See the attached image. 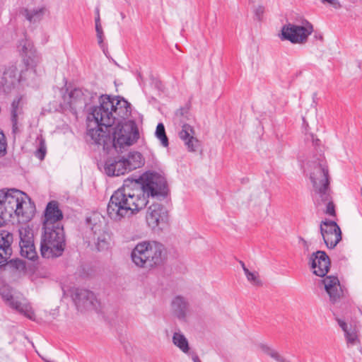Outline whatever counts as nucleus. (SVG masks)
<instances>
[{
  "label": "nucleus",
  "mask_w": 362,
  "mask_h": 362,
  "mask_svg": "<svg viewBox=\"0 0 362 362\" xmlns=\"http://www.w3.org/2000/svg\"><path fill=\"white\" fill-rule=\"evenodd\" d=\"M89 93L82 88H74L67 96L64 97V101L71 110L83 107L87 103Z\"/></svg>",
  "instance_id": "nucleus-21"
},
{
  "label": "nucleus",
  "mask_w": 362,
  "mask_h": 362,
  "mask_svg": "<svg viewBox=\"0 0 362 362\" xmlns=\"http://www.w3.org/2000/svg\"><path fill=\"white\" fill-rule=\"evenodd\" d=\"M267 355L269 356L277 362H288L283 356H281L276 350L273 349L272 348L270 349Z\"/></svg>",
  "instance_id": "nucleus-37"
},
{
  "label": "nucleus",
  "mask_w": 362,
  "mask_h": 362,
  "mask_svg": "<svg viewBox=\"0 0 362 362\" xmlns=\"http://www.w3.org/2000/svg\"><path fill=\"white\" fill-rule=\"evenodd\" d=\"M337 322L344 332L347 347L360 344L359 329L355 324L340 318H337Z\"/></svg>",
  "instance_id": "nucleus-19"
},
{
  "label": "nucleus",
  "mask_w": 362,
  "mask_h": 362,
  "mask_svg": "<svg viewBox=\"0 0 362 362\" xmlns=\"http://www.w3.org/2000/svg\"><path fill=\"white\" fill-rule=\"evenodd\" d=\"M18 50L23 57V65L27 67V71L37 74L36 67L40 63V57L32 42L26 37L22 39L19 41Z\"/></svg>",
  "instance_id": "nucleus-12"
},
{
  "label": "nucleus",
  "mask_w": 362,
  "mask_h": 362,
  "mask_svg": "<svg viewBox=\"0 0 362 362\" xmlns=\"http://www.w3.org/2000/svg\"><path fill=\"white\" fill-rule=\"evenodd\" d=\"M72 298L77 309L81 312L98 310L100 308V302L90 291L76 288L72 293Z\"/></svg>",
  "instance_id": "nucleus-11"
},
{
  "label": "nucleus",
  "mask_w": 362,
  "mask_h": 362,
  "mask_svg": "<svg viewBox=\"0 0 362 362\" xmlns=\"http://www.w3.org/2000/svg\"><path fill=\"white\" fill-rule=\"evenodd\" d=\"M146 222L153 230H161L168 222V213L165 207L156 203L151 204L146 213Z\"/></svg>",
  "instance_id": "nucleus-13"
},
{
  "label": "nucleus",
  "mask_w": 362,
  "mask_h": 362,
  "mask_svg": "<svg viewBox=\"0 0 362 362\" xmlns=\"http://www.w3.org/2000/svg\"><path fill=\"white\" fill-rule=\"evenodd\" d=\"M330 191L326 192L327 197H323L321 194H315V200L318 207L325 206L326 209L325 213L329 216H335V209L334 205L332 201L330 196Z\"/></svg>",
  "instance_id": "nucleus-28"
},
{
  "label": "nucleus",
  "mask_w": 362,
  "mask_h": 362,
  "mask_svg": "<svg viewBox=\"0 0 362 362\" xmlns=\"http://www.w3.org/2000/svg\"><path fill=\"white\" fill-rule=\"evenodd\" d=\"M358 67L362 69V59L358 62Z\"/></svg>",
  "instance_id": "nucleus-48"
},
{
  "label": "nucleus",
  "mask_w": 362,
  "mask_h": 362,
  "mask_svg": "<svg viewBox=\"0 0 362 362\" xmlns=\"http://www.w3.org/2000/svg\"><path fill=\"white\" fill-rule=\"evenodd\" d=\"M245 275L246 276L247 281L253 286H259L262 285V282L259 279L257 272L247 270L245 271Z\"/></svg>",
  "instance_id": "nucleus-32"
},
{
  "label": "nucleus",
  "mask_w": 362,
  "mask_h": 362,
  "mask_svg": "<svg viewBox=\"0 0 362 362\" xmlns=\"http://www.w3.org/2000/svg\"><path fill=\"white\" fill-rule=\"evenodd\" d=\"M141 182L127 179L111 196L107 205V215L115 221H120L144 209L147 197L164 198L168 194L165 177L153 172L141 177Z\"/></svg>",
  "instance_id": "nucleus-1"
},
{
  "label": "nucleus",
  "mask_w": 362,
  "mask_h": 362,
  "mask_svg": "<svg viewBox=\"0 0 362 362\" xmlns=\"http://www.w3.org/2000/svg\"><path fill=\"white\" fill-rule=\"evenodd\" d=\"M259 350H260L262 353H264V354H267V353H268V352H269V351L270 350L271 347H270V346H268V345H267V344H260L259 345Z\"/></svg>",
  "instance_id": "nucleus-42"
},
{
  "label": "nucleus",
  "mask_w": 362,
  "mask_h": 362,
  "mask_svg": "<svg viewBox=\"0 0 362 362\" xmlns=\"http://www.w3.org/2000/svg\"><path fill=\"white\" fill-rule=\"evenodd\" d=\"M172 342L184 354H188L190 349L187 339L180 331L175 332L172 337Z\"/></svg>",
  "instance_id": "nucleus-29"
},
{
  "label": "nucleus",
  "mask_w": 362,
  "mask_h": 362,
  "mask_svg": "<svg viewBox=\"0 0 362 362\" xmlns=\"http://www.w3.org/2000/svg\"><path fill=\"white\" fill-rule=\"evenodd\" d=\"M23 115V102L22 98H18L13 100L11 104V122L12 132L14 134L20 132L18 127V119Z\"/></svg>",
  "instance_id": "nucleus-26"
},
{
  "label": "nucleus",
  "mask_w": 362,
  "mask_h": 362,
  "mask_svg": "<svg viewBox=\"0 0 362 362\" xmlns=\"http://www.w3.org/2000/svg\"><path fill=\"white\" fill-rule=\"evenodd\" d=\"M193 361L194 362H201L199 357L197 356H195L194 357H193Z\"/></svg>",
  "instance_id": "nucleus-47"
},
{
  "label": "nucleus",
  "mask_w": 362,
  "mask_h": 362,
  "mask_svg": "<svg viewBox=\"0 0 362 362\" xmlns=\"http://www.w3.org/2000/svg\"><path fill=\"white\" fill-rule=\"evenodd\" d=\"M267 355L269 356L277 362H288L283 356H281L276 350L273 349L272 348L270 349Z\"/></svg>",
  "instance_id": "nucleus-35"
},
{
  "label": "nucleus",
  "mask_w": 362,
  "mask_h": 362,
  "mask_svg": "<svg viewBox=\"0 0 362 362\" xmlns=\"http://www.w3.org/2000/svg\"><path fill=\"white\" fill-rule=\"evenodd\" d=\"M323 4L328 2L332 5L334 8L340 7L339 2L337 0H321Z\"/></svg>",
  "instance_id": "nucleus-43"
},
{
  "label": "nucleus",
  "mask_w": 362,
  "mask_h": 362,
  "mask_svg": "<svg viewBox=\"0 0 362 362\" xmlns=\"http://www.w3.org/2000/svg\"><path fill=\"white\" fill-rule=\"evenodd\" d=\"M311 267L313 273L319 276H325L329 271L330 260L324 251H317L310 257Z\"/></svg>",
  "instance_id": "nucleus-20"
},
{
  "label": "nucleus",
  "mask_w": 362,
  "mask_h": 362,
  "mask_svg": "<svg viewBox=\"0 0 362 362\" xmlns=\"http://www.w3.org/2000/svg\"><path fill=\"white\" fill-rule=\"evenodd\" d=\"M64 247L63 226L43 227L40 242V252L43 257L49 259L59 257Z\"/></svg>",
  "instance_id": "nucleus-4"
},
{
  "label": "nucleus",
  "mask_w": 362,
  "mask_h": 362,
  "mask_svg": "<svg viewBox=\"0 0 362 362\" xmlns=\"http://www.w3.org/2000/svg\"><path fill=\"white\" fill-rule=\"evenodd\" d=\"M313 30L312 25L308 22L305 25L288 23L281 28L279 37L281 40H288L293 44H302L307 41Z\"/></svg>",
  "instance_id": "nucleus-9"
},
{
  "label": "nucleus",
  "mask_w": 362,
  "mask_h": 362,
  "mask_svg": "<svg viewBox=\"0 0 362 362\" xmlns=\"http://www.w3.org/2000/svg\"><path fill=\"white\" fill-rule=\"evenodd\" d=\"M121 17L124 19L125 18V15L123 13H121Z\"/></svg>",
  "instance_id": "nucleus-49"
},
{
  "label": "nucleus",
  "mask_w": 362,
  "mask_h": 362,
  "mask_svg": "<svg viewBox=\"0 0 362 362\" xmlns=\"http://www.w3.org/2000/svg\"><path fill=\"white\" fill-rule=\"evenodd\" d=\"M21 254L30 260L37 257V252L33 242V233L25 228L19 230Z\"/></svg>",
  "instance_id": "nucleus-17"
},
{
  "label": "nucleus",
  "mask_w": 362,
  "mask_h": 362,
  "mask_svg": "<svg viewBox=\"0 0 362 362\" xmlns=\"http://www.w3.org/2000/svg\"><path fill=\"white\" fill-rule=\"evenodd\" d=\"M325 289L332 303H336L342 296V289L337 277L328 276L323 279Z\"/></svg>",
  "instance_id": "nucleus-22"
},
{
  "label": "nucleus",
  "mask_w": 362,
  "mask_h": 362,
  "mask_svg": "<svg viewBox=\"0 0 362 362\" xmlns=\"http://www.w3.org/2000/svg\"><path fill=\"white\" fill-rule=\"evenodd\" d=\"M172 315L180 322H187L189 316V303L188 300L180 295L175 296L170 302Z\"/></svg>",
  "instance_id": "nucleus-16"
},
{
  "label": "nucleus",
  "mask_w": 362,
  "mask_h": 362,
  "mask_svg": "<svg viewBox=\"0 0 362 362\" xmlns=\"http://www.w3.org/2000/svg\"><path fill=\"white\" fill-rule=\"evenodd\" d=\"M92 117L107 130L111 127L112 146L117 150L132 146L139 139L136 121L141 116L124 98L101 96L100 105L92 110Z\"/></svg>",
  "instance_id": "nucleus-2"
},
{
  "label": "nucleus",
  "mask_w": 362,
  "mask_h": 362,
  "mask_svg": "<svg viewBox=\"0 0 362 362\" xmlns=\"http://www.w3.org/2000/svg\"><path fill=\"white\" fill-rule=\"evenodd\" d=\"M194 130L189 124H184L179 133L180 138L185 141L189 151H196L199 146V140L194 136Z\"/></svg>",
  "instance_id": "nucleus-24"
},
{
  "label": "nucleus",
  "mask_w": 362,
  "mask_h": 362,
  "mask_svg": "<svg viewBox=\"0 0 362 362\" xmlns=\"http://www.w3.org/2000/svg\"><path fill=\"white\" fill-rule=\"evenodd\" d=\"M103 219V218L98 214H95L86 219L87 227L93 233L97 249L99 251L107 250L110 242V235L105 229Z\"/></svg>",
  "instance_id": "nucleus-8"
},
{
  "label": "nucleus",
  "mask_w": 362,
  "mask_h": 362,
  "mask_svg": "<svg viewBox=\"0 0 362 362\" xmlns=\"http://www.w3.org/2000/svg\"><path fill=\"white\" fill-rule=\"evenodd\" d=\"M105 171L109 176H119L129 172L123 158L118 160H107Z\"/></svg>",
  "instance_id": "nucleus-25"
},
{
  "label": "nucleus",
  "mask_w": 362,
  "mask_h": 362,
  "mask_svg": "<svg viewBox=\"0 0 362 362\" xmlns=\"http://www.w3.org/2000/svg\"><path fill=\"white\" fill-rule=\"evenodd\" d=\"M0 292L3 299L11 308L15 309L30 320H35L33 308L21 293L7 286L2 287Z\"/></svg>",
  "instance_id": "nucleus-7"
},
{
  "label": "nucleus",
  "mask_w": 362,
  "mask_h": 362,
  "mask_svg": "<svg viewBox=\"0 0 362 362\" xmlns=\"http://www.w3.org/2000/svg\"><path fill=\"white\" fill-rule=\"evenodd\" d=\"M36 74L33 72L27 71V67H25L24 70L22 69L20 70L16 64H12L4 71L1 83L5 91L9 90L21 81L34 79Z\"/></svg>",
  "instance_id": "nucleus-10"
},
{
  "label": "nucleus",
  "mask_w": 362,
  "mask_h": 362,
  "mask_svg": "<svg viewBox=\"0 0 362 362\" xmlns=\"http://www.w3.org/2000/svg\"><path fill=\"white\" fill-rule=\"evenodd\" d=\"M267 355L269 356L277 362H288L283 356H281L276 350L273 349L272 348L270 349Z\"/></svg>",
  "instance_id": "nucleus-36"
},
{
  "label": "nucleus",
  "mask_w": 362,
  "mask_h": 362,
  "mask_svg": "<svg viewBox=\"0 0 362 362\" xmlns=\"http://www.w3.org/2000/svg\"><path fill=\"white\" fill-rule=\"evenodd\" d=\"M310 179L313 183L315 194H321L327 197L326 192L330 191L329 185V170L326 161L320 159L310 165Z\"/></svg>",
  "instance_id": "nucleus-6"
},
{
  "label": "nucleus",
  "mask_w": 362,
  "mask_h": 362,
  "mask_svg": "<svg viewBox=\"0 0 362 362\" xmlns=\"http://www.w3.org/2000/svg\"><path fill=\"white\" fill-rule=\"evenodd\" d=\"M156 136L160 141L162 145L164 147H167L168 146V139L165 134V130L163 124L159 123L157 125Z\"/></svg>",
  "instance_id": "nucleus-31"
},
{
  "label": "nucleus",
  "mask_w": 362,
  "mask_h": 362,
  "mask_svg": "<svg viewBox=\"0 0 362 362\" xmlns=\"http://www.w3.org/2000/svg\"><path fill=\"white\" fill-rule=\"evenodd\" d=\"M97 25L101 26L100 22V16H98V17L95 18V27H97Z\"/></svg>",
  "instance_id": "nucleus-45"
},
{
  "label": "nucleus",
  "mask_w": 362,
  "mask_h": 362,
  "mask_svg": "<svg viewBox=\"0 0 362 362\" xmlns=\"http://www.w3.org/2000/svg\"><path fill=\"white\" fill-rule=\"evenodd\" d=\"M320 229L323 240L328 248H334L341 240L340 228L334 221H322Z\"/></svg>",
  "instance_id": "nucleus-14"
},
{
  "label": "nucleus",
  "mask_w": 362,
  "mask_h": 362,
  "mask_svg": "<svg viewBox=\"0 0 362 362\" xmlns=\"http://www.w3.org/2000/svg\"><path fill=\"white\" fill-rule=\"evenodd\" d=\"M63 214L59 209L58 202L55 201L49 202L45 211L43 227L62 226L61 222Z\"/></svg>",
  "instance_id": "nucleus-18"
},
{
  "label": "nucleus",
  "mask_w": 362,
  "mask_h": 362,
  "mask_svg": "<svg viewBox=\"0 0 362 362\" xmlns=\"http://www.w3.org/2000/svg\"><path fill=\"white\" fill-rule=\"evenodd\" d=\"M123 158L129 172L142 167L145 163L143 156L137 151L130 152Z\"/></svg>",
  "instance_id": "nucleus-27"
},
{
  "label": "nucleus",
  "mask_w": 362,
  "mask_h": 362,
  "mask_svg": "<svg viewBox=\"0 0 362 362\" xmlns=\"http://www.w3.org/2000/svg\"><path fill=\"white\" fill-rule=\"evenodd\" d=\"M11 216V213L0 202V227L3 226Z\"/></svg>",
  "instance_id": "nucleus-33"
},
{
  "label": "nucleus",
  "mask_w": 362,
  "mask_h": 362,
  "mask_svg": "<svg viewBox=\"0 0 362 362\" xmlns=\"http://www.w3.org/2000/svg\"><path fill=\"white\" fill-rule=\"evenodd\" d=\"M134 264L140 268L151 269L161 265L167 258L165 246L156 241H142L131 252Z\"/></svg>",
  "instance_id": "nucleus-3"
},
{
  "label": "nucleus",
  "mask_w": 362,
  "mask_h": 362,
  "mask_svg": "<svg viewBox=\"0 0 362 362\" xmlns=\"http://www.w3.org/2000/svg\"><path fill=\"white\" fill-rule=\"evenodd\" d=\"M13 235L6 230H0V264L4 263L12 254Z\"/></svg>",
  "instance_id": "nucleus-23"
},
{
  "label": "nucleus",
  "mask_w": 362,
  "mask_h": 362,
  "mask_svg": "<svg viewBox=\"0 0 362 362\" xmlns=\"http://www.w3.org/2000/svg\"><path fill=\"white\" fill-rule=\"evenodd\" d=\"M27 195L16 189H10L7 191H0V202L6 206L7 210L18 216L28 219L31 214V207L25 201Z\"/></svg>",
  "instance_id": "nucleus-5"
},
{
  "label": "nucleus",
  "mask_w": 362,
  "mask_h": 362,
  "mask_svg": "<svg viewBox=\"0 0 362 362\" xmlns=\"http://www.w3.org/2000/svg\"><path fill=\"white\" fill-rule=\"evenodd\" d=\"M267 355L269 356L277 362H288L283 356H281L276 350L273 349L272 348L270 349Z\"/></svg>",
  "instance_id": "nucleus-38"
},
{
  "label": "nucleus",
  "mask_w": 362,
  "mask_h": 362,
  "mask_svg": "<svg viewBox=\"0 0 362 362\" xmlns=\"http://www.w3.org/2000/svg\"><path fill=\"white\" fill-rule=\"evenodd\" d=\"M240 265H241V267L243 268V270L244 273L245 274V271L249 270V269L245 267L244 262H240Z\"/></svg>",
  "instance_id": "nucleus-46"
},
{
  "label": "nucleus",
  "mask_w": 362,
  "mask_h": 362,
  "mask_svg": "<svg viewBox=\"0 0 362 362\" xmlns=\"http://www.w3.org/2000/svg\"><path fill=\"white\" fill-rule=\"evenodd\" d=\"M88 119L91 124H94L97 126L96 128H93L88 130V134L91 137L94 142L99 145H103L104 148H108L110 146H112V134L111 127L107 130L104 125L97 124L95 119L92 117V112L88 115ZM90 126V124H89Z\"/></svg>",
  "instance_id": "nucleus-15"
},
{
  "label": "nucleus",
  "mask_w": 362,
  "mask_h": 362,
  "mask_svg": "<svg viewBox=\"0 0 362 362\" xmlns=\"http://www.w3.org/2000/svg\"><path fill=\"white\" fill-rule=\"evenodd\" d=\"M14 267H16V269H23L24 268V264L21 260H16L11 262Z\"/></svg>",
  "instance_id": "nucleus-44"
},
{
  "label": "nucleus",
  "mask_w": 362,
  "mask_h": 362,
  "mask_svg": "<svg viewBox=\"0 0 362 362\" xmlns=\"http://www.w3.org/2000/svg\"><path fill=\"white\" fill-rule=\"evenodd\" d=\"M264 12V8L262 6H258L255 10V15L257 16L258 19L261 18Z\"/></svg>",
  "instance_id": "nucleus-41"
},
{
  "label": "nucleus",
  "mask_w": 362,
  "mask_h": 362,
  "mask_svg": "<svg viewBox=\"0 0 362 362\" xmlns=\"http://www.w3.org/2000/svg\"><path fill=\"white\" fill-rule=\"evenodd\" d=\"M6 143L3 133H0V154L6 152Z\"/></svg>",
  "instance_id": "nucleus-39"
},
{
  "label": "nucleus",
  "mask_w": 362,
  "mask_h": 362,
  "mask_svg": "<svg viewBox=\"0 0 362 362\" xmlns=\"http://www.w3.org/2000/svg\"><path fill=\"white\" fill-rule=\"evenodd\" d=\"M95 30H96V33H97V37H98V43L101 44L103 41V33L102 27L97 25V27H95Z\"/></svg>",
  "instance_id": "nucleus-40"
},
{
  "label": "nucleus",
  "mask_w": 362,
  "mask_h": 362,
  "mask_svg": "<svg viewBox=\"0 0 362 362\" xmlns=\"http://www.w3.org/2000/svg\"><path fill=\"white\" fill-rule=\"evenodd\" d=\"M45 13L43 8H36L32 9L25 8L22 11V15L30 23L40 21Z\"/></svg>",
  "instance_id": "nucleus-30"
},
{
  "label": "nucleus",
  "mask_w": 362,
  "mask_h": 362,
  "mask_svg": "<svg viewBox=\"0 0 362 362\" xmlns=\"http://www.w3.org/2000/svg\"><path fill=\"white\" fill-rule=\"evenodd\" d=\"M46 153V147L45 144V141L42 139H40V148L35 153V156L40 158V160H42L45 157Z\"/></svg>",
  "instance_id": "nucleus-34"
}]
</instances>
